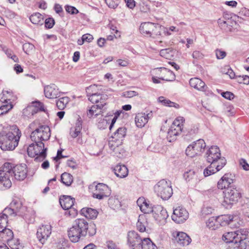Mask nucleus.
Returning a JSON list of instances; mask_svg holds the SVG:
<instances>
[{
  "mask_svg": "<svg viewBox=\"0 0 249 249\" xmlns=\"http://www.w3.org/2000/svg\"><path fill=\"white\" fill-rule=\"evenodd\" d=\"M110 194L111 190L107 185L104 183H98L95 186L92 196L101 200L107 197Z\"/></svg>",
  "mask_w": 249,
  "mask_h": 249,
  "instance_id": "nucleus-17",
  "label": "nucleus"
},
{
  "mask_svg": "<svg viewBox=\"0 0 249 249\" xmlns=\"http://www.w3.org/2000/svg\"><path fill=\"white\" fill-rule=\"evenodd\" d=\"M240 165L243 169L246 171L249 170V164L247 163L246 160L243 159H241L239 160Z\"/></svg>",
  "mask_w": 249,
  "mask_h": 249,
  "instance_id": "nucleus-63",
  "label": "nucleus"
},
{
  "mask_svg": "<svg viewBox=\"0 0 249 249\" xmlns=\"http://www.w3.org/2000/svg\"><path fill=\"white\" fill-rule=\"evenodd\" d=\"M214 211V208L211 206L204 205L202 208L201 213L203 215L212 214Z\"/></svg>",
  "mask_w": 249,
  "mask_h": 249,
  "instance_id": "nucleus-53",
  "label": "nucleus"
},
{
  "mask_svg": "<svg viewBox=\"0 0 249 249\" xmlns=\"http://www.w3.org/2000/svg\"><path fill=\"white\" fill-rule=\"evenodd\" d=\"M156 246L149 238H143L142 249H157Z\"/></svg>",
  "mask_w": 249,
  "mask_h": 249,
  "instance_id": "nucleus-42",
  "label": "nucleus"
},
{
  "mask_svg": "<svg viewBox=\"0 0 249 249\" xmlns=\"http://www.w3.org/2000/svg\"><path fill=\"white\" fill-rule=\"evenodd\" d=\"M206 160L210 163L221 165V161H225L224 166L227 160L224 157H221L220 150L217 146H212L206 151L205 156Z\"/></svg>",
  "mask_w": 249,
  "mask_h": 249,
  "instance_id": "nucleus-6",
  "label": "nucleus"
},
{
  "mask_svg": "<svg viewBox=\"0 0 249 249\" xmlns=\"http://www.w3.org/2000/svg\"><path fill=\"white\" fill-rule=\"evenodd\" d=\"M8 244L12 249H22V246L18 239H6Z\"/></svg>",
  "mask_w": 249,
  "mask_h": 249,
  "instance_id": "nucleus-43",
  "label": "nucleus"
},
{
  "mask_svg": "<svg viewBox=\"0 0 249 249\" xmlns=\"http://www.w3.org/2000/svg\"><path fill=\"white\" fill-rule=\"evenodd\" d=\"M215 52L216 58L218 59H223L226 56V53L221 49H217Z\"/></svg>",
  "mask_w": 249,
  "mask_h": 249,
  "instance_id": "nucleus-60",
  "label": "nucleus"
},
{
  "mask_svg": "<svg viewBox=\"0 0 249 249\" xmlns=\"http://www.w3.org/2000/svg\"><path fill=\"white\" fill-rule=\"evenodd\" d=\"M219 223L217 221V218L212 217L210 218L206 222L207 227L212 230H215L218 228Z\"/></svg>",
  "mask_w": 249,
  "mask_h": 249,
  "instance_id": "nucleus-45",
  "label": "nucleus"
},
{
  "mask_svg": "<svg viewBox=\"0 0 249 249\" xmlns=\"http://www.w3.org/2000/svg\"><path fill=\"white\" fill-rule=\"evenodd\" d=\"M106 244L108 249H120L118 245L112 241H108Z\"/></svg>",
  "mask_w": 249,
  "mask_h": 249,
  "instance_id": "nucleus-62",
  "label": "nucleus"
},
{
  "mask_svg": "<svg viewBox=\"0 0 249 249\" xmlns=\"http://www.w3.org/2000/svg\"><path fill=\"white\" fill-rule=\"evenodd\" d=\"M44 93L45 97L49 99L56 98L60 96V92L57 87L53 84L44 87Z\"/></svg>",
  "mask_w": 249,
  "mask_h": 249,
  "instance_id": "nucleus-22",
  "label": "nucleus"
},
{
  "mask_svg": "<svg viewBox=\"0 0 249 249\" xmlns=\"http://www.w3.org/2000/svg\"><path fill=\"white\" fill-rule=\"evenodd\" d=\"M103 108L102 105H94L89 107L87 114L89 118L97 116L100 114L101 109Z\"/></svg>",
  "mask_w": 249,
  "mask_h": 249,
  "instance_id": "nucleus-33",
  "label": "nucleus"
},
{
  "mask_svg": "<svg viewBox=\"0 0 249 249\" xmlns=\"http://www.w3.org/2000/svg\"><path fill=\"white\" fill-rule=\"evenodd\" d=\"M154 73L159 75V79L166 81H173L175 79V75L172 71L165 68H159L154 70Z\"/></svg>",
  "mask_w": 249,
  "mask_h": 249,
  "instance_id": "nucleus-19",
  "label": "nucleus"
},
{
  "mask_svg": "<svg viewBox=\"0 0 249 249\" xmlns=\"http://www.w3.org/2000/svg\"><path fill=\"white\" fill-rule=\"evenodd\" d=\"M96 89H98V86L95 85H91L88 88L87 92L88 99L91 103L102 105V107H104L107 104L108 96L104 93L95 92Z\"/></svg>",
  "mask_w": 249,
  "mask_h": 249,
  "instance_id": "nucleus-5",
  "label": "nucleus"
},
{
  "mask_svg": "<svg viewBox=\"0 0 249 249\" xmlns=\"http://www.w3.org/2000/svg\"><path fill=\"white\" fill-rule=\"evenodd\" d=\"M5 213H9V216H15L17 215L24 217L26 214L27 208L23 206L19 199H15L11 202L9 207L6 208Z\"/></svg>",
  "mask_w": 249,
  "mask_h": 249,
  "instance_id": "nucleus-8",
  "label": "nucleus"
},
{
  "mask_svg": "<svg viewBox=\"0 0 249 249\" xmlns=\"http://www.w3.org/2000/svg\"><path fill=\"white\" fill-rule=\"evenodd\" d=\"M54 24V20L53 18H49L45 21V26L46 28L51 29Z\"/></svg>",
  "mask_w": 249,
  "mask_h": 249,
  "instance_id": "nucleus-58",
  "label": "nucleus"
},
{
  "mask_svg": "<svg viewBox=\"0 0 249 249\" xmlns=\"http://www.w3.org/2000/svg\"><path fill=\"white\" fill-rule=\"evenodd\" d=\"M96 233V227L94 224L89 225L87 221L84 218L75 219L71 227L68 231L70 240L73 243L78 242L81 238L87 235L93 236Z\"/></svg>",
  "mask_w": 249,
  "mask_h": 249,
  "instance_id": "nucleus-2",
  "label": "nucleus"
},
{
  "mask_svg": "<svg viewBox=\"0 0 249 249\" xmlns=\"http://www.w3.org/2000/svg\"><path fill=\"white\" fill-rule=\"evenodd\" d=\"M146 224L147 221L145 216L143 215H140L136 224L137 230L142 232L145 231Z\"/></svg>",
  "mask_w": 249,
  "mask_h": 249,
  "instance_id": "nucleus-37",
  "label": "nucleus"
},
{
  "mask_svg": "<svg viewBox=\"0 0 249 249\" xmlns=\"http://www.w3.org/2000/svg\"><path fill=\"white\" fill-rule=\"evenodd\" d=\"M65 8L67 12L72 15L79 13V11L74 6L67 5L65 6Z\"/></svg>",
  "mask_w": 249,
  "mask_h": 249,
  "instance_id": "nucleus-55",
  "label": "nucleus"
},
{
  "mask_svg": "<svg viewBox=\"0 0 249 249\" xmlns=\"http://www.w3.org/2000/svg\"><path fill=\"white\" fill-rule=\"evenodd\" d=\"M154 219L160 224H164L168 214L166 209L161 206L154 207L152 212Z\"/></svg>",
  "mask_w": 249,
  "mask_h": 249,
  "instance_id": "nucleus-20",
  "label": "nucleus"
},
{
  "mask_svg": "<svg viewBox=\"0 0 249 249\" xmlns=\"http://www.w3.org/2000/svg\"><path fill=\"white\" fill-rule=\"evenodd\" d=\"M43 110H44L43 105L40 102H36L32 103V105L29 106L24 109L23 113L24 115H27V112L28 111H31V115H34L38 111Z\"/></svg>",
  "mask_w": 249,
  "mask_h": 249,
  "instance_id": "nucleus-28",
  "label": "nucleus"
},
{
  "mask_svg": "<svg viewBox=\"0 0 249 249\" xmlns=\"http://www.w3.org/2000/svg\"><path fill=\"white\" fill-rule=\"evenodd\" d=\"M74 198L69 196H63L59 199V203L62 208L64 210H70L69 215L74 216L76 214V211L72 207L74 205Z\"/></svg>",
  "mask_w": 249,
  "mask_h": 249,
  "instance_id": "nucleus-18",
  "label": "nucleus"
},
{
  "mask_svg": "<svg viewBox=\"0 0 249 249\" xmlns=\"http://www.w3.org/2000/svg\"><path fill=\"white\" fill-rule=\"evenodd\" d=\"M157 195L163 200H167L172 196L173 190L170 183L164 179L161 180L154 186Z\"/></svg>",
  "mask_w": 249,
  "mask_h": 249,
  "instance_id": "nucleus-7",
  "label": "nucleus"
},
{
  "mask_svg": "<svg viewBox=\"0 0 249 249\" xmlns=\"http://www.w3.org/2000/svg\"><path fill=\"white\" fill-rule=\"evenodd\" d=\"M13 108V105L9 104L4 105L0 107V116L7 113Z\"/></svg>",
  "mask_w": 249,
  "mask_h": 249,
  "instance_id": "nucleus-52",
  "label": "nucleus"
},
{
  "mask_svg": "<svg viewBox=\"0 0 249 249\" xmlns=\"http://www.w3.org/2000/svg\"><path fill=\"white\" fill-rule=\"evenodd\" d=\"M39 124L38 121H34L33 123H31L29 125V128L32 131L39 128Z\"/></svg>",
  "mask_w": 249,
  "mask_h": 249,
  "instance_id": "nucleus-64",
  "label": "nucleus"
},
{
  "mask_svg": "<svg viewBox=\"0 0 249 249\" xmlns=\"http://www.w3.org/2000/svg\"><path fill=\"white\" fill-rule=\"evenodd\" d=\"M126 135V129L125 127H119L113 133L112 136V138L122 143L123 139Z\"/></svg>",
  "mask_w": 249,
  "mask_h": 249,
  "instance_id": "nucleus-36",
  "label": "nucleus"
},
{
  "mask_svg": "<svg viewBox=\"0 0 249 249\" xmlns=\"http://www.w3.org/2000/svg\"><path fill=\"white\" fill-rule=\"evenodd\" d=\"M219 224L222 226L228 225H241L243 222L237 216L230 214H225L217 217Z\"/></svg>",
  "mask_w": 249,
  "mask_h": 249,
  "instance_id": "nucleus-14",
  "label": "nucleus"
},
{
  "mask_svg": "<svg viewBox=\"0 0 249 249\" xmlns=\"http://www.w3.org/2000/svg\"><path fill=\"white\" fill-rule=\"evenodd\" d=\"M138 95V93L136 91L128 90L123 93V96L126 98H131Z\"/></svg>",
  "mask_w": 249,
  "mask_h": 249,
  "instance_id": "nucleus-59",
  "label": "nucleus"
},
{
  "mask_svg": "<svg viewBox=\"0 0 249 249\" xmlns=\"http://www.w3.org/2000/svg\"><path fill=\"white\" fill-rule=\"evenodd\" d=\"M115 175L120 178L126 177L128 173L127 167L124 165H117L114 168Z\"/></svg>",
  "mask_w": 249,
  "mask_h": 249,
  "instance_id": "nucleus-35",
  "label": "nucleus"
},
{
  "mask_svg": "<svg viewBox=\"0 0 249 249\" xmlns=\"http://www.w3.org/2000/svg\"><path fill=\"white\" fill-rule=\"evenodd\" d=\"M223 205L227 208L236 203L241 197L240 192L236 188L232 186L227 188L224 192Z\"/></svg>",
  "mask_w": 249,
  "mask_h": 249,
  "instance_id": "nucleus-10",
  "label": "nucleus"
},
{
  "mask_svg": "<svg viewBox=\"0 0 249 249\" xmlns=\"http://www.w3.org/2000/svg\"><path fill=\"white\" fill-rule=\"evenodd\" d=\"M141 211L144 213H149L153 211L154 208L151 207L149 204L146 202L142 206H140Z\"/></svg>",
  "mask_w": 249,
  "mask_h": 249,
  "instance_id": "nucleus-51",
  "label": "nucleus"
},
{
  "mask_svg": "<svg viewBox=\"0 0 249 249\" xmlns=\"http://www.w3.org/2000/svg\"><path fill=\"white\" fill-rule=\"evenodd\" d=\"M159 27H160V24H159L150 22H144L141 24L140 30L142 34L150 36L151 31L155 28H158Z\"/></svg>",
  "mask_w": 249,
  "mask_h": 249,
  "instance_id": "nucleus-25",
  "label": "nucleus"
},
{
  "mask_svg": "<svg viewBox=\"0 0 249 249\" xmlns=\"http://www.w3.org/2000/svg\"><path fill=\"white\" fill-rule=\"evenodd\" d=\"M203 54L199 51H195L192 53V57L194 59L199 60L203 58Z\"/></svg>",
  "mask_w": 249,
  "mask_h": 249,
  "instance_id": "nucleus-61",
  "label": "nucleus"
},
{
  "mask_svg": "<svg viewBox=\"0 0 249 249\" xmlns=\"http://www.w3.org/2000/svg\"><path fill=\"white\" fill-rule=\"evenodd\" d=\"M162 29V26L160 25V27L158 28H155L151 31V33L150 35V37L153 38H156L158 36H160V32Z\"/></svg>",
  "mask_w": 249,
  "mask_h": 249,
  "instance_id": "nucleus-54",
  "label": "nucleus"
},
{
  "mask_svg": "<svg viewBox=\"0 0 249 249\" xmlns=\"http://www.w3.org/2000/svg\"><path fill=\"white\" fill-rule=\"evenodd\" d=\"M224 162L225 161H221V165L210 163V165L204 170V176L207 177L218 172L224 167Z\"/></svg>",
  "mask_w": 249,
  "mask_h": 249,
  "instance_id": "nucleus-26",
  "label": "nucleus"
},
{
  "mask_svg": "<svg viewBox=\"0 0 249 249\" xmlns=\"http://www.w3.org/2000/svg\"><path fill=\"white\" fill-rule=\"evenodd\" d=\"M233 177L231 174H225L218 182V188L223 189L230 187L229 185L233 182Z\"/></svg>",
  "mask_w": 249,
  "mask_h": 249,
  "instance_id": "nucleus-24",
  "label": "nucleus"
},
{
  "mask_svg": "<svg viewBox=\"0 0 249 249\" xmlns=\"http://www.w3.org/2000/svg\"><path fill=\"white\" fill-rule=\"evenodd\" d=\"M82 129V123L78 119L77 122L75 124V126L73 128H71L70 134L72 138H76L81 133Z\"/></svg>",
  "mask_w": 249,
  "mask_h": 249,
  "instance_id": "nucleus-38",
  "label": "nucleus"
},
{
  "mask_svg": "<svg viewBox=\"0 0 249 249\" xmlns=\"http://www.w3.org/2000/svg\"><path fill=\"white\" fill-rule=\"evenodd\" d=\"M108 203L109 206L113 209H118L121 207L119 200L115 196L110 197L108 199Z\"/></svg>",
  "mask_w": 249,
  "mask_h": 249,
  "instance_id": "nucleus-46",
  "label": "nucleus"
},
{
  "mask_svg": "<svg viewBox=\"0 0 249 249\" xmlns=\"http://www.w3.org/2000/svg\"><path fill=\"white\" fill-rule=\"evenodd\" d=\"M69 102V98L68 97H64L57 100L56 105L59 109L62 110L64 109Z\"/></svg>",
  "mask_w": 249,
  "mask_h": 249,
  "instance_id": "nucleus-44",
  "label": "nucleus"
},
{
  "mask_svg": "<svg viewBox=\"0 0 249 249\" xmlns=\"http://www.w3.org/2000/svg\"><path fill=\"white\" fill-rule=\"evenodd\" d=\"M198 132V126L196 125H192L189 127L187 130L186 132H184V133L186 135L193 136L196 134Z\"/></svg>",
  "mask_w": 249,
  "mask_h": 249,
  "instance_id": "nucleus-50",
  "label": "nucleus"
},
{
  "mask_svg": "<svg viewBox=\"0 0 249 249\" xmlns=\"http://www.w3.org/2000/svg\"><path fill=\"white\" fill-rule=\"evenodd\" d=\"M61 181L66 186H69L73 181V177L70 174L65 172L61 176Z\"/></svg>",
  "mask_w": 249,
  "mask_h": 249,
  "instance_id": "nucleus-40",
  "label": "nucleus"
},
{
  "mask_svg": "<svg viewBox=\"0 0 249 249\" xmlns=\"http://www.w3.org/2000/svg\"><path fill=\"white\" fill-rule=\"evenodd\" d=\"M30 20L34 24L42 25L43 23L42 16L39 13L32 15L30 17Z\"/></svg>",
  "mask_w": 249,
  "mask_h": 249,
  "instance_id": "nucleus-39",
  "label": "nucleus"
},
{
  "mask_svg": "<svg viewBox=\"0 0 249 249\" xmlns=\"http://www.w3.org/2000/svg\"><path fill=\"white\" fill-rule=\"evenodd\" d=\"M23 50L26 53H29L34 49V46L31 43H26L23 45Z\"/></svg>",
  "mask_w": 249,
  "mask_h": 249,
  "instance_id": "nucleus-57",
  "label": "nucleus"
},
{
  "mask_svg": "<svg viewBox=\"0 0 249 249\" xmlns=\"http://www.w3.org/2000/svg\"><path fill=\"white\" fill-rule=\"evenodd\" d=\"M184 178L187 182H189L192 185L196 184L199 181L197 175L193 170H189L185 172Z\"/></svg>",
  "mask_w": 249,
  "mask_h": 249,
  "instance_id": "nucleus-32",
  "label": "nucleus"
},
{
  "mask_svg": "<svg viewBox=\"0 0 249 249\" xmlns=\"http://www.w3.org/2000/svg\"><path fill=\"white\" fill-rule=\"evenodd\" d=\"M160 56L166 59H171L173 56L174 52L172 49L168 48L160 50Z\"/></svg>",
  "mask_w": 249,
  "mask_h": 249,
  "instance_id": "nucleus-48",
  "label": "nucleus"
},
{
  "mask_svg": "<svg viewBox=\"0 0 249 249\" xmlns=\"http://www.w3.org/2000/svg\"><path fill=\"white\" fill-rule=\"evenodd\" d=\"M21 133L16 125L7 127L0 132V147L4 151L13 150L18 145Z\"/></svg>",
  "mask_w": 249,
  "mask_h": 249,
  "instance_id": "nucleus-3",
  "label": "nucleus"
},
{
  "mask_svg": "<svg viewBox=\"0 0 249 249\" xmlns=\"http://www.w3.org/2000/svg\"><path fill=\"white\" fill-rule=\"evenodd\" d=\"M152 116V113L150 112L148 113H139L136 114L135 118L136 125L137 127L142 128L148 122V120Z\"/></svg>",
  "mask_w": 249,
  "mask_h": 249,
  "instance_id": "nucleus-23",
  "label": "nucleus"
},
{
  "mask_svg": "<svg viewBox=\"0 0 249 249\" xmlns=\"http://www.w3.org/2000/svg\"><path fill=\"white\" fill-rule=\"evenodd\" d=\"M121 144V142H120L113 139L108 142V146L110 149L114 152V154L117 157L119 158H121V153H123L124 152V149L119 147V145Z\"/></svg>",
  "mask_w": 249,
  "mask_h": 249,
  "instance_id": "nucleus-31",
  "label": "nucleus"
},
{
  "mask_svg": "<svg viewBox=\"0 0 249 249\" xmlns=\"http://www.w3.org/2000/svg\"><path fill=\"white\" fill-rule=\"evenodd\" d=\"M81 213L86 218L93 219L97 217L98 213L95 209L90 208H84L81 209Z\"/></svg>",
  "mask_w": 249,
  "mask_h": 249,
  "instance_id": "nucleus-34",
  "label": "nucleus"
},
{
  "mask_svg": "<svg viewBox=\"0 0 249 249\" xmlns=\"http://www.w3.org/2000/svg\"><path fill=\"white\" fill-rule=\"evenodd\" d=\"M52 233V227L50 225H42L38 229L36 236L39 241L43 244L50 237Z\"/></svg>",
  "mask_w": 249,
  "mask_h": 249,
  "instance_id": "nucleus-21",
  "label": "nucleus"
},
{
  "mask_svg": "<svg viewBox=\"0 0 249 249\" xmlns=\"http://www.w3.org/2000/svg\"><path fill=\"white\" fill-rule=\"evenodd\" d=\"M206 146L204 140L199 139L190 144L186 149L187 156L193 158L200 155L204 150Z\"/></svg>",
  "mask_w": 249,
  "mask_h": 249,
  "instance_id": "nucleus-12",
  "label": "nucleus"
},
{
  "mask_svg": "<svg viewBox=\"0 0 249 249\" xmlns=\"http://www.w3.org/2000/svg\"><path fill=\"white\" fill-rule=\"evenodd\" d=\"M159 101L161 103L162 105L172 107H174L176 108H178L179 107V105L174 102H171L168 99H166L163 96H160L159 97Z\"/></svg>",
  "mask_w": 249,
  "mask_h": 249,
  "instance_id": "nucleus-47",
  "label": "nucleus"
},
{
  "mask_svg": "<svg viewBox=\"0 0 249 249\" xmlns=\"http://www.w3.org/2000/svg\"><path fill=\"white\" fill-rule=\"evenodd\" d=\"M189 84L192 87L198 90L205 91L207 88L203 81L196 77L191 78L189 81Z\"/></svg>",
  "mask_w": 249,
  "mask_h": 249,
  "instance_id": "nucleus-30",
  "label": "nucleus"
},
{
  "mask_svg": "<svg viewBox=\"0 0 249 249\" xmlns=\"http://www.w3.org/2000/svg\"><path fill=\"white\" fill-rule=\"evenodd\" d=\"M27 170L25 164L14 165L5 163L0 170V189L9 188L12 185L11 179L23 180L27 176Z\"/></svg>",
  "mask_w": 249,
  "mask_h": 249,
  "instance_id": "nucleus-1",
  "label": "nucleus"
},
{
  "mask_svg": "<svg viewBox=\"0 0 249 249\" xmlns=\"http://www.w3.org/2000/svg\"><path fill=\"white\" fill-rule=\"evenodd\" d=\"M249 233L248 230L238 232V238L229 245L228 249H247L249 247Z\"/></svg>",
  "mask_w": 249,
  "mask_h": 249,
  "instance_id": "nucleus-13",
  "label": "nucleus"
},
{
  "mask_svg": "<svg viewBox=\"0 0 249 249\" xmlns=\"http://www.w3.org/2000/svg\"><path fill=\"white\" fill-rule=\"evenodd\" d=\"M127 241L129 246L132 249H142L143 238L138 233L134 231H130L127 234Z\"/></svg>",
  "mask_w": 249,
  "mask_h": 249,
  "instance_id": "nucleus-16",
  "label": "nucleus"
},
{
  "mask_svg": "<svg viewBox=\"0 0 249 249\" xmlns=\"http://www.w3.org/2000/svg\"><path fill=\"white\" fill-rule=\"evenodd\" d=\"M9 213H5V210L0 214V231H2L6 228L8 223V217Z\"/></svg>",
  "mask_w": 249,
  "mask_h": 249,
  "instance_id": "nucleus-41",
  "label": "nucleus"
},
{
  "mask_svg": "<svg viewBox=\"0 0 249 249\" xmlns=\"http://www.w3.org/2000/svg\"><path fill=\"white\" fill-rule=\"evenodd\" d=\"M247 230L245 229H240L233 232H226L222 235V240L226 243L231 244L238 238V232H242L243 231Z\"/></svg>",
  "mask_w": 249,
  "mask_h": 249,
  "instance_id": "nucleus-27",
  "label": "nucleus"
},
{
  "mask_svg": "<svg viewBox=\"0 0 249 249\" xmlns=\"http://www.w3.org/2000/svg\"><path fill=\"white\" fill-rule=\"evenodd\" d=\"M171 217L176 223H183L189 218V213L184 208L178 206L174 209Z\"/></svg>",
  "mask_w": 249,
  "mask_h": 249,
  "instance_id": "nucleus-15",
  "label": "nucleus"
},
{
  "mask_svg": "<svg viewBox=\"0 0 249 249\" xmlns=\"http://www.w3.org/2000/svg\"><path fill=\"white\" fill-rule=\"evenodd\" d=\"M50 136V129L47 125H40L39 128L32 131L30 135L31 140L38 142L48 141Z\"/></svg>",
  "mask_w": 249,
  "mask_h": 249,
  "instance_id": "nucleus-11",
  "label": "nucleus"
},
{
  "mask_svg": "<svg viewBox=\"0 0 249 249\" xmlns=\"http://www.w3.org/2000/svg\"><path fill=\"white\" fill-rule=\"evenodd\" d=\"M47 148H45L43 142H34L29 145L27 153L31 157H35V160L36 162L43 161L47 156Z\"/></svg>",
  "mask_w": 249,
  "mask_h": 249,
  "instance_id": "nucleus-4",
  "label": "nucleus"
},
{
  "mask_svg": "<svg viewBox=\"0 0 249 249\" xmlns=\"http://www.w3.org/2000/svg\"><path fill=\"white\" fill-rule=\"evenodd\" d=\"M0 232L1 233L2 237L4 238V235H5L7 237L5 239H12L13 238L14 234L12 230L9 229H7L6 227L4 228V230L2 231H0Z\"/></svg>",
  "mask_w": 249,
  "mask_h": 249,
  "instance_id": "nucleus-49",
  "label": "nucleus"
},
{
  "mask_svg": "<svg viewBox=\"0 0 249 249\" xmlns=\"http://www.w3.org/2000/svg\"><path fill=\"white\" fill-rule=\"evenodd\" d=\"M108 125L107 121L105 119H101L97 123V127L100 129H104Z\"/></svg>",
  "mask_w": 249,
  "mask_h": 249,
  "instance_id": "nucleus-56",
  "label": "nucleus"
},
{
  "mask_svg": "<svg viewBox=\"0 0 249 249\" xmlns=\"http://www.w3.org/2000/svg\"><path fill=\"white\" fill-rule=\"evenodd\" d=\"M177 242L180 246L188 245L191 242V238L184 232H178L175 236Z\"/></svg>",
  "mask_w": 249,
  "mask_h": 249,
  "instance_id": "nucleus-29",
  "label": "nucleus"
},
{
  "mask_svg": "<svg viewBox=\"0 0 249 249\" xmlns=\"http://www.w3.org/2000/svg\"><path fill=\"white\" fill-rule=\"evenodd\" d=\"M185 119L182 117H178L176 119L168 130L167 139L168 142H172L177 139V136L183 131V123Z\"/></svg>",
  "mask_w": 249,
  "mask_h": 249,
  "instance_id": "nucleus-9",
  "label": "nucleus"
}]
</instances>
